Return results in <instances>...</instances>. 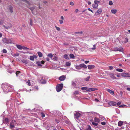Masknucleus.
Wrapping results in <instances>:
<instances>
[{
  "label": "nucleus",
  "mask_w": 130,
  "mask_h": 130,
  "mask_svg": "<svg viewBox=\"0 0 130 130\" xmlns=\"http://www.w3.org/2000/svg\"><path fill=\"white\" fill-rule=\"evenodd\" d=\"M47 56H48V57H50L51 59H52L53 57V54L52 53L49 54H48L47 55Z\"/></svg>",
  "instance_id": "25"
},
{
  "label": "nucleus",
  "mask_w": 130,
  "mask_h": 130,
  "mask_svg": "<svg viewBox=\"0 0 130 130\" xmlns=\"http://www.w3.org/2000/svg\"><path fill=\"white\" fill-rule=\"evenodd\" d=\"M22 0L23 1L25 2H26L27 4H28L29 2L27 1H26V0Z\"/></svg>",
  "instance_id": "56"
},
{
  "label": "nucleus",
  "mask_w": 130,
  "mask_h": 130,
  "mask_svg": "<svg viewBox=\"0 0 130 130\" xmlns=\"http://www.w3.org/2000/svg\"><path fill=\"white\" fill-rule=\"evenodd\" d=\"M45 62L43 60H42L41 61V63L42 64H44V63Z\"/></svg>",
  "instance_id": "57"
},
{
  "label": "nucleus",
  "mask_w": 130,
  "mask_h": 130,
  "mask_svg": "<svg viewBox=\"0 0 130 130\" xmlns=\"http://www.w3.org/2000/svg\"><path fill=\"white\" fill-rule=\"evenodd\" d=\"M80 92L79 91H75L73 93V95L74 96H76Z\"/></svg>",
  "instance_id": "23"
},
{
  "label": "nucleus",
  "mask_w": 130,
  "mask_h": 130,
  "mask_svg": "<svg viewBox=\"0 0 130 130\" xmlns=\"http://www.w3.org/2000/svg\"><path fill=\"white\" fill-rule=\"evenodd\" d=\"M114 51H119L120 52H122L123 51V48L121 47H116L114 48Z\"/></svg>",
  "instance_id": "3"
},
{
  "label": "nucleus",
  "mask_w": 130,
  "mask_h": 130,
  "mask_svg": "<svg viewBox=\"0 0 130 130\" xmlns=\"http://www.w3.org/2000/svg\"><path fill=\"white\" fill-rule=\"evenodd\" d=\"M30 59L32 61H34V58H37V56L35 55H34L33 56H30Z\"/></svg>",
  "instance_id": "9"
},
{
  "label": "nucleus",
  "mask_w": 130,
  "mask_h": 130,
  "mask_svg": "<svg viewBox=\"0 0 130 130\" xmlns=\"http://www.w3.org/2000/svg\"><path fill=\"white\" fill-rule=\"evenodd\" d=\"M70 57L72 59H74L75 58V56L73 54H70L69 55Z\"/></svg>",
  "instance_id": "21"
},
{
  "label": "nucleus",
  "mask_w": 130,
  "mask_h": 130,
  "mask_svg": "<svg viewBox=\"0 0 130 130\" xmlns=\"http://www.w3.org/2000/svg\"><path fill=\"white\" fill-rule=\"evenodd\" d=\"M81 89L83 90H86L88 92H91L97 90V89L92 88H88L87 87H84L81 88Z\"/></svg>",
  "instance_id": "1"
},
{
  "label": "nucleus",
  "mask_w": 130,
  "mask_h": 130,
  "mask_svg": "<svg viewBox=\"0 0 130 130\" xmlns=\"http://www.w3.org/2000/svg\"><path fill=\"white\" fill-rule=\"evenodd\" d=\"M127 90H128V91H130V88H127Z\"/></svg>",
  "instance_id": "64"
},
{
  "label": "nucleus",
  "mask_w": 130,
  "mask_h": 130,
  "mask_svg": "<svg viewBox=\"0 0 130 130\" xmlns=\"http://www.w3.org/2000/svg\"><path fill=\"white\" fill-rule=\"evenodd\" d=\"M27 83L28 84L29 86H31V84L29 80H28V81L27 82Z\"/></svg>",
  "instance_id": "39"
},
{
  "label": "nucleus",
  "mask_w": 130,
  "mask_h": 130,
  "mask_svg": "<svg viewBox=\"0 0 130 130\" xmlns=\"http://www.w3.org/2000/svg\"><path fill=\"white\" fill-rule=\"evenodd\" d=\"M86 129L87 130H92L91 126L89 125L87 126V127L86 128Z\"/></svg>",
  "instance_id": "26"
},
{
  "label": "nucleus",
  "mask_w": 130,
  "mask_h": 130,
  "mask_svg": "<svg viewBox=\"0 0 130 130\" xmlns=\"http://www.w3.org/2000/svg\"><path fill=\"white\" fill-rule=\"evenodd\" d=\"M79 66L80 68H83L85 69L87 68V66L84 63H82L79 64Z\"/></svg>",
  "instance_id": "15"
},
{
  "label": "nucleus",
  "mask_w": 130,
  "mask_h": 130,
  "mask_svg": "<svg viewBox=\"0 0 130 130\" xmlns=\"http://www.w3.org/2000/svg\"><path fill=\"white\" fill-rule=\"evenodd\" d=\"M15 121H12L10 123V127L11 129L12 128L14 127V123L15 122Z\"/></svg>",
  "instance_id": "5"
},
{
  "label": "nucleus",
  "mask_w": 130,
  "mask_h": 130,
  "mask_svg": "<svg viewBox=\"0 0 130 130\" xmlns=\"http://www.w3.org/2000/svg\"><path fill=\"white\" fill-rule=\"evenodd\" d=\"M121 104V103L120 102H118L117 103V105L118 106H120V105Z\"/></svg>",
  "instance_id": "55"
},
{
  "label": "nucleus",
  "mask_w": 130,
  "mask_h": 130,
  "mask_svg": "<svg viewBox=\"0 0 130 130\" xmlns=\"http://www.w3.org/2000/svg\"><path fill=\"white\" fill-rule=\"evenodd\" d=\"M102 12V10L101 9H98V11L95 13V15H98L100 14Z\"/></svg>",
  "instance_id": "12"
},
{
  "label": "nucleus",
  "mask_w": 130,
  "mask_h": 130,
  "mask_svg": "<svg viewBox=\"0 0 130 130\" xmlns=\"http://www.w3.org/2000/svg\"><path fill=\"white\" fill-rule=\"evenodd\" d=\"M125 105H122L119 106V107H122L123 106H124Z\"/></svg>",
  "instance_id": "62"
},
{
  "label": "nucleus",
  "mask_w": 130,
  "mask_h": 130,
  "mask_svg": "<svg viewBox=\"0 0 130 130\" xmlns=\"http://www.w3.org/2000/svg\"><path fill=\"white\" fill-rule=\"evenodd\" d=\"M66 78V77L65 76L62 75L59 77V79L61 81H63L65 80Z\"/></svg>",
  "instance_id": "7"
},
{
  "label": "nucleus",
  "mask_w": 130,
  "mask_h": 130,
  "mask_svg": "<svg viewBox=\"0 0 130 130\" xmlns=\"http://www.w3.org/2000/svg\"><path fill=\"white\" fill-rule=\"evenodd\" d=\"M93 47L90 48V49H91L92 50H94L96 48V45L94 44V45H93Z\"/></svg>",
  "instance_id": "34"
},
{
  "label": "nucleus",
  "mask_w": 130,
  "mask_h": 130,
  "mask_svg": "<svg viewBox=\"0 0 130 130\" xmlns=\"http://www.w3.org/2000/svg\"><path fill=\"white\" fill-rule=\"evenodd\" d=\"M30 23L31 26L32 25V19H30Z\"/></svg>",
  "instance_id": "38"
},
{
  "label": "nucleus",
  "mask_w": 130,
  "mask_h": 130,
  "mask_svg": "<svg viewBox=\"0 0 130 130\" xmlns=\"http://www.w3.org/2000/svg\"><path fill=\"white\" fill-rule=\"evenodd\" d=\"M113 69V68L111 66H109V69L110 70H112Z\"/></svg>",
  "instance_id": "49"
},
{
  "label": "nucleus",
  "mask_w": 130,
  "mask_h": 130,
  "mask_svg": "<svg viewBox=\"0 0 130 130\" xmlns=\"http://www.w3.org/2000/svg\"><path fill=\"white\" fill-rule=\"evenodd\" d=\"M94 120L95 122H100L99 119L96 117H95L94 119Z\"/></svg>",
  "instance_id": "20"
},
{
  "label": "nucleus",
  "mask_w": 130,
  "mask_h": 130,
  "mask_svg": "<svg viewBox=\"0 0 130 130\" xmlns=\"http://www.w3.org/2000/svg\"><path fill=\"white\" fill-rule=\"evenodd\" d=\"M37 53L39 57H42V54L41 52H38Z\"/></svg>",
  "instance_id": "24"
},
{
  "label": "nucleus",
  "mask_w": 130,
  "mask_h": 130,
  "mask_svg": "<svg viewBox=\"0 0 130 130\" xmlns=\"http://www.w3.org/2000/svg\"><path fill=\"white\" fill-rule=\"evenodd\" d=\"M108 104L110 106H115L117 105V103L114 101H110L108 103Z\"/></svg>",
  "instance_id": "4"
},
{
  "label": "nucleus",
  "mask_w": 130,
  "mask_h": 130,
  "mask_svg": "<svg viewBox=\"0 0 130 130\" xmlns=\"http://www.w3.org/2000/svg\"><path fill=\"white\" fill-rule=\"evenodd\" d=\"M57 57L56 56H55L53 58V60L54 61H56L57 59Z\"/></svg>",
  "instance_id": "41"
},
{
  "label": "nucleus",
  "mask_w": 130,
  "mask_h": 130,
  "mask_svg": "<svg viewBox=\"0 0 130 130\" xmlns=\"http://www.w3.org/2000/svg\"><path fill=\"white\" fill-rule=\"evenodd\" d=\"M37 65L38 66H42V65L41 64V63L40 62H37Z\"/></svg>",
  "instance_id": "45"
},
{
  "label": "nucleus",
  "mask_w": 130,
  "mask_h": 130,
  "mask_svg": "<svg viewBox=\"0 0 130 130\" xmlns=\"http://www.w3.org/2000/svg\"><path fill=\"white\" fill-rule=\"evenodd\" d=\"M106 90L107 91L111 94L112 95H113L114 94V92L113 91L108 89H107Z\"/></svg>",
  "instance_id": "16"
},
{
  "label": "nucleus",
  "mask_w": 130,
  "mask_h": 130,
  "mask_svg": "<svg viewBox=\"0 0 130 130\" xmlns=\"http://www.w3.org/2000/svg\"><path fill=\"white\" fill-rule=\"evenodd\" d=\"M3 89L4 91L5 92L7 93L8 92L7 90H6V91L4 89V87H3Z\"/></svg>",
  "instance_id": "52"
},
{
  "label": "nucleus",
  "mask_w": 130,
  "mask_h": 130,
  "mask_svg": "<svg viewBox=\"0 0 130 130\" xmlns=\"http://www.w3.org/2000/svg\"><path fill=\"white\" fill-rule=\"evenodd\" d=\"M17 47L20 50H22V46H21L20 45H17Z\"/></svg>",
  "instance_id": "22"
},
{
  "label": "nucleus",
  "mask_w": 130,
  "mask_h": 130,
  "mask_svg": "<svg viewBox=\"0 0 130 130\" xmlns=\"http://www.w3.org/2000/svg\"><path fill=\"white\" fill-rule=\"evenodd\" d=\"M88 10L89 11H91V12H92V13H93V11H92V10H91V9H90V8H88Z\"/></svg>",
  "instance_id": "54"
},
{
  "label": "nucleus",
  "mask_w": 130,
  "mask_h": 130,
  "mask_svg": "<svg viewBox=\"0 0 130 130\" xmlns=\"http://www.w3.org/2000/svg\"><path fill=\"white\" fill-rule=\"evenodd\" d=\"M111 11L112 13L115 14L117 12L118 10L117 9H112Z\"/></svg>",
  "instance_id": "17"
},
{
  "label": "nucleus",
  "mask_w": 130,
  "mask_h": 130,
  "mask_svg": "<svg viewBox=\"0 0 130 130\" xmlns=\"http://www.w3.org/2000/svg\"><path fill=\"white\" fill-rule=\"evenodd\" d=\"M94 3H97V4H98V3H100V2L99 1L95 0L94 1Z\"/></svg>",
  "instance_id": "42"
},
{
  "label": "nucleus",
  "mask_w": 130,
  "mask_h": 130,
  "mask_svg": "<svg viewBox=\"0 0 130 130\" xmlns=\"http://www.w3.org/2000/svg\"><path fill=\"white\" fill-rule=\"evenodd\" d=\"M125 40L124 41V42L125 43H127L128 42V40L127 38H126L125 39Z\"/></svg>",
  "instance_id": "44"
},
{
  "label": "nucleus",
  "mask_w": 130,
  "mask_h": 130,
  "mask_svg": "<svg viewBox=\"0 0 130 130\" xmlns=\"http://www.w3.org/2000/svg\"><path fill=\"white\" fill-rule=\"evenodd\" d=\"M89 62V61H86L85 62V63H86V64H87Z\"/></svg>",
  "instance_id": "61"
},
{
  "label": "nucleus",
  "mask_w": 130,
  "mask_h": 130,
  "mask_svg": "<svg viewBox=\"0 0 130 130\" xmlns=\"http://www.w3.org/2000/svg\"><path fill=\"white\" fill-rule=\"evenodd\" d=\"M110 77L111 78L116 79H118L115 76L114 74L113 73H111L109 74Z\"/></svg>",
  "instance_id": "10"
},
{
  "label": "nucleus",
  "mask_w": 130,
  "mask_h": 130,
  "mask_svg": "<svg viewBox=\"0 0 130 130\" xmlns=\"http://www.w3.org/2000/svg\"><path fill=\"white\" fill-rule=\"evenodd\" d=\"M46 59L47 61H49L50 59L48 58H46Z\"/></svg>",
  "instance_id": "63"
},
{
  "label": "nucleus",
  "mask_w": 130,
  "mask_h": 130,
  "mask_svg": "<svg viewBox=\"0 0 130 130\" xmlns=\"http://www.w3.org/2000/svg\"><path fill=\"white\" fill-rule=\"evenodd\" d=\"M41 116H42L43 118H44L45 117V114L43 112H41Z\"/></svg>",
  "instance_id": "43"
},
{
  "label": "nucleus",
  "mask_w": 130,
  "mask_h": 130,
  "mask_svg": "<svg viewBox=\"0 0 130 130\" xmlns=\"http://www.w3.org/2000/svg\"><path fill=\"white\" fill-rule=\"evenodd\" d=\"M101 124L103 125H105L106 123L105 122H101Z\"/></svg>",
  "instance_id": "47"
},
{
  "label": "nucleus",
  "mask_w": 130,
  "mask_h": 130,
  "mask_svg": "<svg viewBox=\"0 0 130 130\" xmlns=\"http://www.w3.org/2000/svg\"><path fill=\"white\" fill-rule=\"evenodd\" d=\"M23 49V50H29V49L26 47L22 46V49Z\"/></svg>",
  "instance_id": "35"
},
{
  "label": "nucleus",
  "mask_w": 130,
  "mask_h": 130,
  "mask_svg": "<svg viewBox=\"0 0 130 130\" xmlns=\"http://www.w3.org/2000/svg\"><path fill=\"white\" fill-rule=\"evenodd\" d=\"M68 55L67 54H65L64 55V58L67 59H69V58L68 57Z\"/></svg>",
  "instance_id": "31"
},
{
  "label": "nucleus",
  "mask_w": 130,
  "mask_h": 130,
  "mask_svg": "<svg viewBox=\"0 0 130 130\" xmlns=\"http://www.w3.org/2000/svg\"><path fill=\"white\" fill-rule=\"evenodd\" d=\"M90 78V76H89L85 78V80L87 81H88L89 80Z\"/></svg>",
  "instance_id": "28"
},
{
  "label": "nucleus",
  "mask_w": 130,
  "mask_h": 130,
  "mask_svg": "<svg viewBox=\"0 0 130 130\" xmlns=\"http://www.w3.org/2000/svg\"><path fill=\"white\" fill-rule=\"evenodd\" d=\"M70 4L71 5L73 6L74 5V3L72 2H70Z\"/></svg>",
  "instance_id": "53"
},
{
  "label": "nucleus",
  "mask_w": 130,
  "mask_h": 130,
  "mask_svg": "<svg viewBox=\"0 0 130 130\" xmlns=\"http://www.w3.org/2000/svg\"><path fill=\"white\" fill-rule=\"evenodd\" d=\"M72 85L74 87V88H77L79 87L77 84H76L75 82L72 81Z\"/></svg>",
  "instance_id": "6"
},
{
  "label": "nucleus",
  "mask_w": 130,
  "mask_h": 130,
  "mask_svg": "<svg viewBox=\"0 0 130 130\" xmlns=\"http://www.w3.org/2000/svg\"><path fill=\"white\" fill-rule=\"evenodd\" d=\"M116 70L119 72H122L123 71V70L122 69H116Z\"/></svg>",
  "instance_id": "27"
},
{
  "label": "nucleus",
  "mask_w": 130,
  "mask_h": 130,
  "mask_svg": "<svg viewBox=\"0 0 130 130\" xmlns=\"http://www.w3.org/2000/svg\"><path fill=\"white\" fill-rule=\"evenodd\" d=\"M40 81L41 83L42 84H45L46 83V81L44 80V78L43 77H41Z\"/></svg>",
  "instance_id": "13"
},
{
  "label": "nucleus",
  "mask_w": 130,
  "mask_h": 130,
  "mask_svg": "<svg viewBox=\"0 0 130 130\" xmlns=\"http://www.w3.org/2000/svg\"><path fill=\"white\" fill-rule=\"evenodd\" d=\"M61 18L62 19V20H64V18H63V17L62 16H61Z\"/></svg>",
  "instance_id": "60"
},
{
  "label": "nucleus",
  "mask_w": 130,
  "mask_h": 130,
  "mask_svg": "<svg viewBox=\"0 0 130 130\" xmlns=\"http://www.w3.org/2000/svg\"><path fill=\"white\" fill-rule=\"evenodd\" d=\"M80 115V113L78 112H76L75 114H74L75 118L77 119L79 117Z\"/></svg>",
  "instance_id": "11"
},
{
  "label": "nucleus",
  "mask_w": 130,
  "mask_h": 130,
  "mask_svg": "<svg viewBox=\"0 0 130 130\" xmlns=\"http://www.w3.org/2000/svg\"><path fill=\"white\" fill-rule=\"evenodd\" d=\"M9 43H13V42L11 40H9Z\"/></svg>",
  "instance_id": "50"
},
{
  "label": "nucleus",
  "mask_w": 130,
  "mask_h": 130,
  "mask_svg": "<svg viewBox=\"0 0 130 130\" xmlns=\"http://www.w3.org/2000/svg\"><path fill=\"white\" fill-rule=\"evenodd\" d=\"M75 68L76 69L78 70H80L81 69L80 67L79 66H79H76L75 67Z\"/></svg>",
  "instance_id": "36"
},
{
  "label": "nucleus",
  "mask_w": 130,
  "mask_h": 130,
  "mask_svg": "<svg viewBox=\"0 0 130 130\" xmlns=\"http://www.w3.org/2000/svg\"><path fill=\"white\" fill-rule=\"evenodd\" d=\"M5 121L6 122V123H8V118H6L5 119Z\"/></svg>",
  "instance_id": "46"
},
{
  "label": "nucleus",
  "mask_w": 130,
  "mask_h": 130,
  "mask_svg": "<svg viewBox=\"0 0 130 130\" xmlns=\"http://www.w3.org/2000/svg\"><path fill=\"white\" fill-rule=\"evenodd\" d=\"M71 65V63L69 62H66V65L68 67L70 66Z\"/></svg>",
  "instance_id": "32"
},
{
  "label": "nucleus",
  "mask_w": 130,
  "mask_h": 130,
  "mask_svg": "<svg viewBox=\"0 0 130 130\" xmlns=\"http://www.w3.org/2000/svg\"><path fill=\"white\" fill-rule=\"evenodd\" d=\"M113 4L112 2L111 1H110L109 2V5H112Z\"/></svg>",
  "instance_id": "37"
},
{
  "label": "nucleus",
  "mask_w": 130,
  "mask_h": 130,
  "mask_svg": "<svg viewBox=\"0 0 130 130\" xmlns=\"http://www.w3.org/2000/svg\"><path fill=\"white\" fill-rule=\"evenodd\" d=\"M123 122L122 121H119L118 122V125L119 126H121L123 125Z\"/></svg>",
  "instance_id": "18"
},
{
  "label": "nucleus",
  "mask_w": 130,
  "mask_h": 130,
  "mask_svg": "<svg viewBox=\"0 0 130 130\" xmlns=\"http://www.w3.org/2000/svg\"><path fill=\"white\" fill-rule=\"evenodd\" d=\"M121 75L123 77H128L129 74L127 73L123 72L121 73Z\"/></svg>",
  "instance_id": "8"
},
{
  "label": "nucleus",
  "mask_w": 130,
  "mask_h": 130,
  "mask_svg": "<svg viewBox=\"0 0 130 130\" xmlns=\"http://www.w3.org/2000/svg\"><path fill=\"white\" fill-rule=\"evenodd\" d=\"M92 124L94 126H97L98 125V123H95L94 122H92Z\"/></svg>",
  "instance_id": "33"
},
{
  "label": "nucleus",
  "mask_w": 130,
  "mask_h": 130,
  "mask_svg": "<svg viewBox=\"0 0 130 130\" xmlns=\"http://www.w3.org/2000/svg\"><path fill=\"white\" fill-rule=\"evenodd\" d=\"M3 52L4 53H6L7 52V51L5 49H4L3 50Z\"/></svg>",
  "instance_id": "51"
},
{
  "label": "nucleus",
  "mask_w": 130,
  "mask_h": 130,
  "mask_svg": "<svg viewBox=\"0 0 130 130\" xmlns=\"http://www.w3.org/2000/svg\"><path fill=\"white\" fill-rule=\"evenodd\" d=\"M55 27L56 28L57 30L60 31V28L59 27H58L57 26H55Z\"/></svg>",
  "instance_id": "40"
},
{
  "label": "nucleus",
  "mask_w": 130,
  "mask_h": 130,
  "mask_svg": "<svg viewBox=\"0 0 130 130\" xmlns=\"http://www.w3.org/2000/svg\"><path fill=\"white\" fill-rule=\"evenodd\" d=\"M21 73V72L19 71H17L15 73L16 75L17 76H19V74Z\"/></svg>",
  "instance_id": "30"
},
{
  "label": "nucleus",
  "mask_w": 130,
  "mask_h": 130,
  "mask_svg": "<svg viewBox=\"0 0 130 130\" xmlns=\"http://www.w3.org/2000/svg\"><path fill=\"white\" fill-rule=\"evenodd\" d=\"M9 9L10 12L12 13L13 12V7L12 6H10L9 8Z\"/></svg>",
  "instance_id": "29"
},
{
  "label": "nucleus",
  "mask_w": 130,
  "mask_h": 130,
  "mask_svg": "<svg viewBox=\"0 0 130 130\" xmlns=\"http://www.w3.org/2000/svg\"><path fill=\"white\" fill-rule=\"evenodd\" d=\"M59 21L60 23V24H62L63 23V21L62 20H59Z\"/></svg>",
  "instance_id": "48"
},
{
  "label": "nucleus",
  "mask_w": 130,
  "mask_h": 130,
  "mask_svg": "<svg viewBox=\"0 0 130 130\" xmlns=\"http://www.w3.org/2000/svg\"><path fill=\"white\" fill-rule=\"evenodd\" d=\"M78 11V9H76L75 10V12L76 13Z\"/></svg>",
  "instance_id": "59"
},
{
  "label": "nucleus",
  "mask_w": 130,
  "mask_h": 130,
  "mask_svg": "<svg viewBox=\"0 0 130 130\" xmlns=\"http://www.w3.org/2000/svg\"><path fill=\"white\" fill-rule=\"evenodd\" d=\"M88 67L89 69L91 70L94 68L95 66L94 65H89L88 66Z\"/></svg>",
  "instance_id": "14"
},
{
  "label": "nucleus",
  "mask_w": 130,
  "mask_h": 130,
  "mask_svg": "<svg viewBox=\"0 0 130 130\" xmlns=\"http://www.w3.org/2000/svg\"><path fill=\"white\" fill-rule=\"evenodd\" d=\"M95 101L97 102H98L99 101V100L97 98H95Z\"/></svg>",
  "instance_id": "58"
},
{
  "label": "nucleus",
  "mask_w": 130,
  "mask_h": 130,
  "mask_svg": "<svg viewBox=\"0 0 130 130\" xmlns=\"http://www.w3.org/2000/svg\"><path fill=\"white\" fill-rule=\"evenodd\" d=\"M63 85L61 83L58 85L56 87V90L58 92L61 91L62 89Z\"/></svg>",
  "instance_id": "2"
},
{
  "label": "nucleus",
  "mask_w": 130,
  "mask_h": 130,
  "mask_svg": "<svg viewBox=\"0 0 130 130\" xmlns=\"http://www.w3.org/2000/svg\"><path fill=\"white\" fill-rule=\"evenodd\" d=\"M98 4H97L96 3H94V4H93L92 5V7L93 8H96L98 7Z\"/></svg>",
  "instance_id": "19"
}]
</instances>
